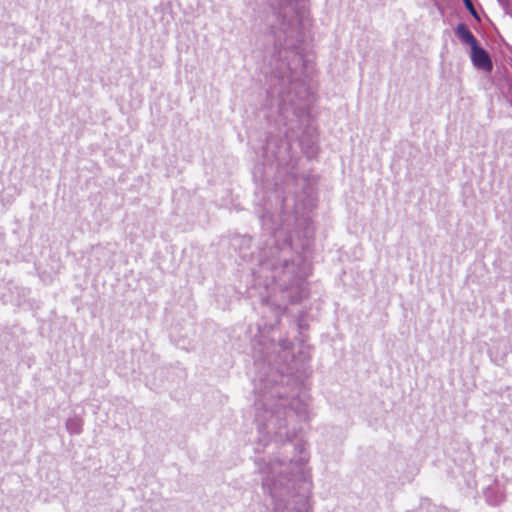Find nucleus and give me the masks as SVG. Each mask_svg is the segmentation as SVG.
<instances>
[{
    "mask_svg": "<svg viewBox=\"0 0 512 512\" xmlns=\"http://www.w3.org/2000/svg\"><path fill=\"white\" fill-rule=\"evenodd\" d=\"M307 13L306 0H298L297 9L285 6L279 13L272 14L277 25L267 18L271 33L279 40L280 33H283L284 42V48L279 51L276 67L277 83L269 92V105L287 120H291L290 116L301 119L306 114L308 106V89L301 79L304 60L298 47L303 40L302 27Z\"/></svg>",
    "mask_w": 512,
    "mask_h": 512,
    "instance_id": "1",
    "label": "nucleus"
},
{
    "mask_svg": "<svg viewBox=\"0 0 512 512\" xmlns=\"http://www.w3.org/2000/svg\"><path fill=\"white\" fill-rule=\"evenodd\" d=\"M309 398L306 395L288 400L278 389L265 392L257 403L255 421L260 442L283 443L296 435L297 424L309 419Z\"/></svg>",
    "mask_w": 512,
    "mask_h": 512,
    "instance_id": "2",
    "label": "nucleus"
},
{
    "mask_svg": "<svg viewBox=\"0 0 512 512\" xmlns=\"http://www.w3.org/2000/svg\"><path fill=\"white\" fill-rule=\"evenodd\" d=\"M259 472L262 475V484L264 489L268 490L273 499L281 496L278 486H282V480L277 479V474H282L288 470V464L285 461L262 460L257 462Z\"/></svg>",
    "mask_w": 512,
    "mask_h": 512,
    "instance_id": "3",
    "label": "nucleus"
},
{
    "mask_svg": "<svg viewBox=\"0 0 512 512\" xmlns=\"http://www.w3.org/2000/svg\"><path fill=\"white\" fill-rule=\"evenodd\" d=\"M470 56L475 68L484 72H490L493 69V63L489 54L479 45L472 47Z\"/></svg>",
    "mask_w": 512,
    "mask_h": 512,
    "instance_id": "4",
    "label": "nucleus"
},
{
    "mask_svg": "<svg viewBox=\"0 0 512 512\" xmlns=\"http://www.w3.org/2000/svg\"><path fill=\"white\" fill-rule=\"evenodd\" d=\"M306 461L305 456H301L299 459L296 460H290L289 462H285L288 464V470L286 472H283L282 474H277V479L282 480V486H278V491L282 494L281 490L282 488L284 490H287L286 484L289 483V480H286V477L283 476L284 473L287 472H293V473H302L303 470V464Z\"/></svg>",
    "mask_w": 512,
    "mask_h": 512,
    "instance_id": "5",
    "label": "nucleus"
},
{
    "mask_svg": "<svg viewBox=\"0 0 512 512\" xmlns=\"http://www.w3.org/2000/svg\"><path fill=\"white\" fill-rule=\"evenodd\" d=\"M455 34L462 41V43L469 45L471 49L472 47H476L478 45L475 36L472 34L469 28L463 23L457 25L455 29Z\"/></svg>",
    "mask_w": 512,
    "mask_h": 512,
    "instance_id": "6",
    "label": "nucleus"
},
{
    "mask_svg": "<svg viewBox=\"0 0 512 512\" xmlns=\"http://www.w3.org/2000/svg\"><path fill=\"white\" fill-rule=\"evenodd\" d=\"M67 430L71 434H79L82 430V421L77 417L69 418L66 423Z\"/></svg>",
    "mask_w": 512,
    "mask_h": 512,
    "instance_id": "7",
    "label": "nucleus"
},
{
    "mask_svg": "<svg viewBox=\"0 0 512 512\" xmlns=\"http://www.w3.org/2000/svg\"><path fill=\"white\" fill-rule=\"evenodd\" d=\"M464 4H465V7L467 8V10L470 12V14L476 18V19H479V16H478V13L477 11L475 10L471 0H463Z\"/></svg>",
    "mask_w": 512,
    "mask_h": 512,
    "instance_id": "8",
    "label": "nucleus"
},
{
    "mask_svg": "<svg viewBox=\"0 0 512 512\" xmlns=\"http://www.w3.org/2000/svg\"><path fill=\"white\" fill-rule=\"evenodd\" d=\"M280 346H281V348H282L283 350H286V349H288V348H289L290 343H289L288 341H286V340H283V341H281V342H280Z\"/></svg>",
    "mask_w": 512,
    "mask_h": 512,
    "instance_id": "9",
    "label": "nucleus"
},
{
    "mask_svg": "<svg viewBox=\"0 0 512 512\" xmlns=\"http://www.w3.org/2000/svg\"><path fill=\"white\" fill-rule=\"evenodd\" d=\"M288 512H310L308 507H305L304 510L301 511H288Z\"/></svg>",
    "mask_w": 512,
    "mask_h": 512,
    "instance_id": "10",
    "label": "nucleus"
},
{
    "mask_svg": "<svg viewBox=\"0 0 512 512\" xmlns=\"http://www.w3.org/2000/svg\"><path fill=\"white\" fill-rule=\"evenodd\" d=\"M285 268H288V263L287 261L285 260V264H284Z\"/></svg>",
    "mask_w": 512,
    "mask_h": 512,
    "instance_id": "11",
    "label": "nucleus"
}]
</instances>
